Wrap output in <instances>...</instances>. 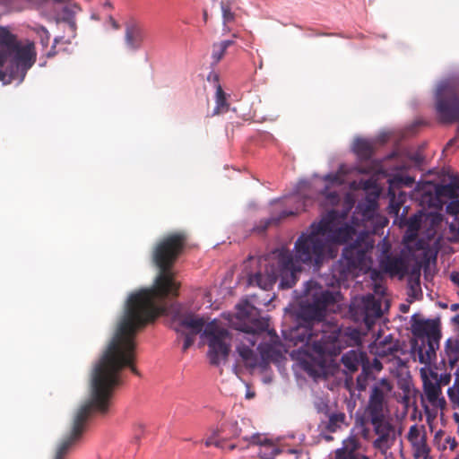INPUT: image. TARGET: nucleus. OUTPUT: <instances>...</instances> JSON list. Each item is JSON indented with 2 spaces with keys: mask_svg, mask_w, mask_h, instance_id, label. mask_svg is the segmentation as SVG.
Here are the masks:
<instances>
[{
  "mask_svg": "<svg viewBox=\"0 0 459 459\" xmlns=\"http://www.w3.org/2000/svg\"><path fill=\"white\" fill-rule=\"evenodd\" d=\"M316 222H313L306 232H302L294 245V255L288 249H280L273 253L271 260L260 259L264 272L249 275L248 282L263 290L273 287L277 279H281V287L291 288L297 281V273L302 270L301 264L320 266L328 251V242L324 239Z\"/></svg>",
  "mask_w": 459,
  "mask_h": 459,
  "instance_id": "nucleus-1",
  "label": "nucleus"
},
{
  "mask_svg": "<svg viewBox=\"0 0 459 459\" xmlns=\"http://www.w3.org/2000/svg\"><path fill=\"white\" fill-rule=\"evenodd\" d=\"M411 333L415 339L411 342L414 359L425 367L420 368L423 393L428 402L434 407L444 408L446 400L441 395V387L437 380V372L430 365L437 358L441 339L440 321L438 319H416L412 316Z\"/></svg>",
  "mask_w": 459,
  "mask_h": 459,
  "instance_id": "nucleus-2",
  "label": "nucleus"
},
{
  "mask_svg": "<svg viewBox=\"0 0 459 459\" xmlns=\"http://www.w3.org/2000/svg\"><path fill=\"white\" fill-rule=\"evenodd\" d=\"M334 302L335 299L330 290H324L313 281L307 282L305 299L299 304L297 319L319 331L321 344H315L319 352H334L339 349V344H336L339 325L325 320L327 307Z\"/></svg>",
  "mask_w": 459,
  "mask_h": 459,
  "instance_id": "nucleus-3",
  "label": "nucleus"
},
{
  "mask_svg": "<svg viewBox=\"0 0 459 459\" xmlns=\"http://www.w3.org/2000/svg\"><path fill=\"white\" fill-rule=\"evenodd\" d=\"M177 333L189 329L188 333L198 334L202 333V337L205 338L208 345V358L210 363L213 366H219L227 361L230 351L231 336L230 332L213 320L208 324L203 317L192 314L178 316L175 318Z\"/></svg>",
  "mask_w": 459,
  "mask_h": 459,
  "instance_id": "nucleus-4",
  "label": "nucleus"
},
{
  "mask_svg": "<svg viewBox=\"0 0 459 459\" xmlns=\"http://www.w3.org/2000/svg\"><path fill=\"white\" fill-rule=\"evenodd\" d=\"M236 316L239 320L237 329L247 334L245 337L247 343L243 340L242 343L237 347V351L247 368L259 367V358L252 347L257 342V335L268 329V319L259 316L258 310L247 301L237 306Z\"/></svg>",
  "mask_w": 459,
  "mask_h": 459,
  "instance_id": "nucleus-5",
  "label": "nucleus"
},
{
  "mask_svg": "<svg viewBox=\"0 0 459 459\" xmlns=\"http://www.w3.org/2000/svg\"><path fill=\"white\" fill-rule=\"evenodd\" d=\"M37 53L33 42L21 45L16 37L6 28L0 27V66H3L8 58L13 60L11 74L16 78H25L28 70L35 64Z\"/></svg>",
  "mask_w": 459,
  "mask_h": 459,
  "instance_id": "nucleus-6",
  "label": "nucleus"
},
{
  "mask_svg": "<svg viewBox=\"0 0 459 459\" xmlns=\"http://www.w3.org/2000/svg\"><path fill=\"white\" fill-rule=\"evenodd\" d=\"M373 247L366 233H360L354 242L345 247L341 258L333 266L332 272L337 281H347L355 275L366 262L368 252Z\"/></svg>",
  "mask_w": 459,
  "mask_h": 459,
  "instance_id": "nucleus-7",
  "label": "nucleus"
},
{
  "mask_svg": "<svg viewBox=\"0 0 459 459\" xmlns=\"http://www.w3.org/2000/svg\"><path fill=\"white\" fill-rule=\"evenodd\" d=\"M251 428L249 421L244 419L239 422L224 421L216 429V435H219L223 444L235 440L227 446L230 451L247 449L252 443L260 442V437L253 435L255 432L251 431Z\"/></svg>",
  "mask_w": 459,
  "mask_h": 459,
  "instance_id": "nucleus-8",
  "label": "nucleus"
},
{
  "mask_svg": "<svg viewBox=\"0 0 459 459\" xmlns=\"http://www.w3.org/2000/svg\"><path fill=\"white\" fill-rule=\"evenodd\" d=\"M450 79L442 82L436 95V110L442 123L459 122V94Z\"/></svg>",
  "mask_w": 459,
  "mask_h": 459,
  "instance_id": "nucleus-9",
  "label": "nucleus"
},
{
  "mask_svg": "<svg viewBox=\"0 0 459 459\" xmlns=\"http://www.w3.org/2000/svg\"><path fill=\"white\" fill-rule=\"evenodd\" d=\"M316 224L317 230L328 243L344 244L356 235L354 227L348 224L339 226L338 212L334 210L329 211Z\"/></svg>",
  "mask_w": 459,
  "mask_h": 459,
  "instance_id": "nucleus-10",
  "label": "nucleus"
},
{
  "mask_svg": "<svg viewBox=\"0 0 459 459\" xmlns=\"http://www.w3.org/2000/svg\"><path fill=\"white\" fill-rule=\"evenodd\" d=\"M383 389L379 386H374L368 404L361 417L357 420V424L362 428V437L368 438L369 435L368 424L377 423L385 420V398Z\"/></svg>",
  "mask_w": 459,
  "mask_h": 459,
  "instance_id": "nucleus-11",
  "label": "nucleus"
},
{
  "mask_svg": "<svg viewBox=\"0 0 459 459\" xmlns=\"http://www.w3.org/2000/svg\"><path fill=\"white\" fill-rule=\"evenodd\" d=\"M297 325L290 327L282 332L284 339L292 343L294 346L302 345L305 347H311L312 351L321 358H325V354H320L315 348L316 342L321 344V334L319 331L311 327L304 322L297 319Z\"/></svg>",
  "mask_w": 459,
  "mask_h": 459,
  "instance_id": "nucleus-12",
  "label": "nucleus"
},
{
  "mask_svg": "<svg viewBox=\"0 0 459 459\" xmlns=\"http://www.w3.org/2000/svg\"><path fill=\"white\" fill-rule=\"evenodd\" d=\"M381 305L380 299L368 294L353 301L350 310L356 321L363 322L369 328L377 318L381 317Z\"/></svg>",
  "mask_w": 459,
  "mask_h": 459,
  "instance_id": "nucleus-13",
  "label": "nucleus"
},
{
  "mask_svg": "<svg viewBox=\"0 0 459 459\" xmlns=\"http://www.w3.org/2000/svg\"><path fill=\"white\" fill-rule=\"evenodd\" d=\"M345 374H353L361 367V373L357 377L358 388H366L367 382L370 377V360L366 352L351 350L342 356L341 359Z\"/></svg>",
  "mask_w": 459,
  "mask_h": 459,
  "instance_id": "nucleus-14",
  "label": "nucleus"
},
{
  "mask_svg": "<svg viewBox=\"0 0 459 459\" xmlns=\"http://www.w3.org/2000/svg\"><path fill=\"white\" fill-rule=\"evenodd\" d=\"M258 436L260 442L252 443L251 446H258V455L261 459H274L277 455L291 457L292 459H308L307 454L301 448H279L275 444L260 433H254Z\"/></svg>",
  "mask_w": 459,
  "mask_h": 459,
  "instance_id": "nucleus-15",
  "label": "nucleus"
},
{
  "mask_svg": "<svg viewBox=\"0 0 459 459\" xmlns=\"http://www.w3.org/2000/svg\"><path fill=\"white\" fill-rule=\"evenodd\" d=\"M377 142L373 140L358 138L353 144V151L361 161L358 169L360 173L369 175L379 170V163L370 160L376 151Z\"/></svg>",
  "mask_w": 459,
  "mask_h": 459,
  "instance_id": "nucleus-16",
  "label": "nucleus"
},
{
  "mask_svg": "<svg viewBox=\"0 0 459 459\" xmlns=\"http://www.w3.org/2000/svg\"><path fill=\"white\" fill-rule=\"evenodd\" d=\"M375 434L377 437L373 441V447L381 454L385 455L387 451L394 445L396 434L394 426L387 420L371 423Z\"/></svg>",
  "mask_w": 459,
  "mask_h": 459,
  "instance_id": "nucleus-17",
  "label": "nucleus"
},
{
  "mask_svg": "<svg viewBox=\"0 0 459 459\" xmlns=\"http://www.w3.org/2000/svg\"><path fill=\"white\" fill-rule=\"evenodd\" d=\"M390 249V244L385 243L383 245L382 254L379 257L380 268L391 276L399 275L402 278L408 271L406 261L401 255H393Z\"/></svg>",
  "mask_w": 459,
  "mask_h": 459,
  "instance_id": "nucleus-18",
  "label": "nucleus"
},
{
  "mask_svg": "<svg viewBox=\"0 0 459 459\" xmlns=\"http://www.w3.org/2000/svg\"><path fill=\"white\" fill-rule=\"evenodd\" d=\"M459 196V178H454L446 185L434 186V196L429 197V206L441 209L447 199H455Z\"/></svg>",
  "mask_w": 459,
  "mask_h": 459,
  "instance_id": "nucleus-19",
  "label": "nucleus"
},
{
  "mask_svg": "<svg viewBox=\"0 0 459 459\" xmlns=\"http://www.w3.org/2000/svg\"><path fill=\"white\" fill-rule=\"evenodd\" d=\"M145 28L135 21L128 22L125 28V44L130 50L135 51L142 48L146 39Z\"/></svg>",
  "mask_w": 459,
  "mask_h": 459,
  "instance_id": "nucleus-20",
  "label": "nucleus"
},
{
  "mask_svg": "<svg viewBox=\"0 0 459 459\" xmlns=\"http://www.w3.org/2000/svg\"><path fill=\"white\" fill-rule=\"evenodd\" d=\"M298 203L300 204L296 208L295 212L282 210V211H281V212L277 216L273 213L270 218L261 220L253 228V230L255 232L259 233V234H262V233L265 232V230L271 225H277V224L280 223V221L282 219H284V218H286L288 216H291V215L297 214V213L299 212V211H305L306 207L308 205V203H312V200L310 198L304 197L302 201L299 199Z\"/></svg>",
  "mask_w": 459,
  "mask_h": 459,
  "instance_id": "nucleus-21",
  "label": "nucleus"
},
{
  "mask_svg": "<svg viewBox=\"0 0 459 459\" xmlns=\"http://www.w3.org/2000/svg\"><path fill=\"white\" fill-rule=\"evenodd\" d=\"M336 335V341L338 342L336 344H339L338 351L334 352L322 351V352H319L320 354H325V357H334L340 354L342 350L345 347L356 346L361 342L360 332L356 328H346L345 330H342L339 326V332Z\"/></svg>",
  "mask_w": 459,
  "mask_h": 459,
  "instance_id": "nucleus-22",
  "label": "nucleus"
},
{
  "mask_svg": "<svg viewBox=\"0 0 459 459\" xmlns=\"http://www.w3.org/2000/svg\"><path fill=\"white\" fill-rule=\"evenodd\" d=\"M400 350L401 349L398 341H394L391 335H389L376 346L375 354L380 359L392 360L395 358H398Z\"/></svg>",
  "mask_w": 459,
  "mask_h": 459,
  "instance_id": "nucleus-23",
  "label": "nucleus"
},
{
  "mask_svg": "<svg viewBox=\"0 0 459 459\" xmlns=\"http://www.w3.org/2000/svg\"><path fill=\"white\" fill-rule=\"evenodd\" d=\"M446 213L452 218L446 222L449 225L450 232L459 237V200L452 201L446 205Z\"/></svg>",
  "mask_w": 459,
  "mask_h": 459,
  "instance_id": "nucleus-24",
  "label": "nucleus"
},
{
  "mask_svg": "<svg viewBox=\"0 0 459 459\" xmlns=\"http://www.w3.org/2000/svg\"><path fill=\"white\" fill-rule=\"evenodd\" d=\"M81 11V8L77 4H73L70 6H65L63 8V16L61 20L67 23L68 28L71 31V36L74 38L76 36V21L74 19V16L76 13H78Z\"/></svg>",
  "mask_w": 459,
  "mask_h": 459,
  "instance_id": "nucleus-25",
  "label": "nucleus"
},
{
  "mask_svg": "<svg viewBox=\"0 0 459 459\" xmlns=\"http://www.w3.org/2000/svg\"><path fill=\"white\" fill-rule=\"evenodd\" d=\"M260 352L259 367L265 368L271 361L276 360L280 352L271 344H260L258 346Z\"/></svg>",
  "mask_w": 459,
  "mask_h": 459,
  "instance_id": "nucleus-26",
  "label": "nucleus"
},
{
  "mask_svg": "<svg viewBox=\"0 0 459 459\" xmlns=\"http://www.w3.org/2000/svg\"><path fill=\"white\" fill-rule=\"evenodd\" d=\"M446 359L451 369L459 362V341L448 339L446 342Z\"/></svg>",
  "mask_w": 459,
  "mask_h": 459,
  "instance_id": "nucleus-27",
  "label": "nucleus"
},
{
  "mask_svg": "<svg viewBox=\"0 0 459 459\" xmlns=\"http://www.w3.org/2000/svg\"><path fill=\"white\" fill-rule=\"evenodd\" d=\"M328 420L325 423V429L328 432L334 433L345 424L346 415L344 412L327 413Z\"/></svg>",
  "mask_w": 459,
  "mask_h": 459,
  "instance_id": "nucleus-28",
  "label": "nucleus"
},
{
  "mask_svg": "<svg viewBox=\"0 0 459 459\" xmlns=\"http://www.w3.org/2000/svg\"><path fill=\"white\" fill-rule=\"evenodd\" d=\"M331 459H370L368 455L361 453L357 448L343 446L334 451V455Z\"/></svg>",
  "mask_w": 459,
  "mask_h": 459,
  "instance_id": "nucleus-29",
  "label": "nucleus"
},
{
  "mask_svg": "<svg viewBox=\"0 0 459 459\" xmlns=\"http://www.w3.org/2000/svg\"><path fill=\"white\" fill-rule=\"evenodd\" d=\"M229 104L226 100V94L221 85L216 89V107L211 116H216L227 112Z\"/></svg>",
  "mask_w": 459,
  "mask_h": 459,
  "instance_id": "nucleus-30",
  "label": "nucleus"
},
{
  "mask_svg": "<svg viewBox=\"0 0 459 459\" xmlns=\"http://www.w3.org/2000/svg\"><path fill=\"white\" fill-rule=\"evenodd\" d=\"M233 44L232 40H223L220 43H215L212 46V59L215 63L221 61L223 57L226 49Z\"/></svg>",
  "mask_w": 459,
  "mask_h": 459,
  "instance_id": "nucleus-31",
  "label": "nucleus"
},
{
  "mask_svg": "<svg viewBox=\"0 0 459 459\" xmlns=\"http://www.w3.org/2000/svg\"><path fill=\"white\" fill-rule=\"evenodd\" d=\"M406 437L409 442L427 438L425 427L417 424L411 426Z\"/></svg>",
  "mask_w": 459,
  "mask_h": 459,
  "instance_id": "nucleus-32",
  "label": "nucleus"
},
{
  "mask_svg": "<svg viewBox=\"0 0 459 459\" xmlns=\"http://www.w3.org/2000/svg\"><path fill=\"white\" fill-rule=\"evenodd\" d=\"M33 31L39 37L43 50H47L50 40V33L48 30L42 25H36L33 28Z\"/></svg>",
  "mask_w": 459,
  "mask_h": 459,
  "instance_id": "nucleus-33",
  "label": "nucleus"
},
{
  "mask_svg": "<svg viewBox=\"0 0 459 459\" xmlns=\"http://www.w3.org/2000/svg\"><path fill=\"white\" fill-rule=\"evenodd\" d=\"M13 60L12 58H8V61L3 65H6L4 71H0V81H6L7 83H10L12 82H17L18 83H21L24 78H14L11 74V68L13 67Z\"/></svg>",
  "mask_w": 459,
  "mask_h": 459,
  "instance_id": "nucleus-34",
  "label": "nucleus"
},
{
  "mask_svg": "<svg viewBox=\"0 0 459 459\" xmlns=\"http://www.w3.org/2000/svg\"><path fill=\"white\" fill-rule=\"evenodd\" d=\"M325 198V203L332 206H334L340 202V195L336 191H329L328 186L325 187L324 191L321 192Z\"/></svg>",
  "mask_w": 459,
  "mask_h": 459,
  "instance_id": "nucleus-35",
  "label": "nucleus"
},
{
  "mask_svg": "<svg viewBox=\"0 0 459 459\" xmlns=\"http://www.w3.org/2000/svg\"><path fill=\"white\" fill-rule=\"evenodd\" d=\"M205 446H214L218 448L224 449L225 446L220 438L219 435H216V429L212 430V434L204 441Z\"/></svg>",
  "mask_w": 459,
  "mask_h": 459,
  "instance_id": "nucleus-36",
  "label": "nucleus"
},
{
  "mask_svg": "<svg viewBox=\"0 0 459 459\" xmlns=\"http://www.w3.org/2000/svg\"><path fill=\"white\" fill-rule=\"evenodd\" d=\"M420 272L413 271L408 280L410 289L414 292L420 289Z\"/></svg>",
  "mask_w": 459,
  "mask_h": 459,
  "instance_id": "nucleus-37",
  "label": "nucleus"
},
{
  "mask_svg": "<svg viewBox=\"0 0 459 459\" xmlns=\"http://www.w3.org/2000/svg\"><path fill=\"white\" fill-rule=\"evenodd\" d=\"M221 12L224 23L230 22L234 20V13L231 12L229 4L221 2Z\"/></svg>",
  "mask_w": 459,
  "mask_h": 459,
  "instance_id": "nucleus-38",
  "label": "nucleus"
},
{
  "mask_svg": "<svg viewBox=\"0 0 459 459\" xmlns=\"http://www.w3.org/2000/svg\"><path fill=\"white\" fill-rule=\"evenodd\" d=\"M178 333L184 335V343L182 350L185 352L194 344L196 334L191 333H185L184 331L179 332Z\"/></svg>",
  "mask_w": 459,
  "mask_h": 459,
  "instance_id": "nucleus-39",
  "label": "nucleus"
},
{
  "mask_svg": "<svg viewBox=\"0 0 459 459\" xmlns=\"http://www.w3.org/2000/svg\"><path fill=\"white\" fill-rule=\"evenodd\" d=\"M430 453V447L426 446L421 449H417L415 451H412V455L414 459H432L429 456Z\"/></svg>",
  "mask_w": 459,
  "mask_h": 459,
  "instance_id": "nucleus-40",
  "label": "nucleus"
},
{
  "mask_svg": "<svg viewBox=\"0 0 459 459\" xmlns=\"http://www.w3.org/2000/svg\"><path fill=\"white\" fill-rule=\"evenodd\" d=\"M324 179H325V181H326L327 183L332 184V185L340 186L343 183V179L339 173L327 174Z\"/></svg>",
  "mask_w": 459,
  "mask_h": 459,
  "instance_id": "nucleus-41",
  "label": "nucleus"
},
{
  "mask_svg": "<svg viewBox=\"0 0 459 459\" xmlns=\"http://www.w3.org/2000/svg\"><path fill=\"white\" fill-rule=\"evenodd\" d=\"M437 380L440 387L443 385H447L451 381V374L450 373L438 374L437 372Z\"/></svg>",
  "mask_w": 459,
  "mask_h": 459,
  "instance_id": "nucleus-42",
  "label": "nucleus"
},
{
  "mask_svg": "<svg viewBox=\"0 0 459 459\" xmlns=\"http://www.w3.org/2000/svg\"><path fill=\"white\" fill-rule=\"evenodd\" d=\"M395 180L405 186H411L414 183V178L409 176H399L395 178Z\"/></svg>",
  "mask_w": 459,
  "mask_h": 459,
  "instance_id": "nucleus-43",
  "label": "nucleus"
},
{
  "mask_svg": "<svg viewBox=\"0 0 459 459\" xmlns=\"http://www.w3.org/2000/svg\"><path fill=\"white\" fill-rule=\"evenodd\" d=\"M380 358L376 357L373 359L372 361H370V375L372 374L373 370L379 372L382 370L383 366L381 361L379 360Z\"/></svg>",
  "mask_w": 459,
  "mask_h": 459,
  "instance_id": "nucleus-44",
  "label": "nucleus"
},
{
  "mask_svg": "<svg viewBox=\"0 0 459 459\" xmlns=\"http://www.w3.org/2000/svg\"><path fill=\"white\" fill-rule=\"evenodd\" d=\"M412 451H415L417 449H421L423 447L429 446L427 444V438L410 442Z\"/></svg>",
  "mask_w": 459,
  "mask_h": 459,
  "instance_id": "nucleus-45",
  "label": "nucleus"
},
{
  "mask_svg": "<svg viewBox=\"0 0 459 459\" xmlns=\"http://www.w3.org/2000/svg\"><path fill=\"white\" fill-rule=\"evenodd\" d=\"M143 425L141 423H138L134 426V439L138 441L141 438V435L143 432Z\"/></svg>",
  "mask_w": 459,
  "mask_h": 459,
  "instance_id": "nucleus-46",
  "label": "nucleus"
},
{
  "mask_svg": "<svg viewBox=\"0 0 459 459\" xmlns=\"http://www.w3.org/2000/svg\"><path fill=\"white\" fill-rule=\"evenodd\" d=\"M60 40V38H55L54 39V44L53 46L51 47V48L46 52V55L48 56V57H51V56H54L56 54V45L59 42Z\"/></svg>",
  "mask_w": 459,
  "mask_h": 459,
  "instance_id": "nucleus-47",
  "label": "nucleus"
},
{
  "mask_svg": "<svg viewBox=\"0 0 459 459\" xmlns=\"http://www.w3.org/2000/svg\"><path fill=\"white\" fill-rule=\"evenodd\" d=\"M446 443L448 444L449 448H450L451 450H455V449L456 448V446H457V442H456V440H455V437H448L446 439Z\"/></svg>",
  "mask_w": 459,
  "mask_h": 459,
  "instance_id": "nucleus-48",
  "label": "nucleus"
},
{
  "mask_svg": "<svg viewBox=\"0 0 459 459\" xmlns=\"http://www.w3.org/2000/svg\"><path fill=\"white\" fill-rule=\"evenodd\" d=\"M108 22L115 30L119 29L118 22L111 15L108 16Z\"/></svg>",
  "mask_w": 459,
  "mask_h": 459,
  "instance_id": "nucleus-49",
  "label": "nucleus"
},
{
  "mask_svg": "<svg viewBox=\"0 0 459 459\" xmlns=\"http://www.w3.org/2000/svg\"><path fill=\"white\" fill-rule=\"evenodd\" d=\"M451 281L459 287V271L451 274Z\"/></svg>",
  "mask_w": 459,
  "mask_h": 459,
  "instance_id": "nucleus-50",
  "label": "nucleus"
},
{
  "mask_svg": "<svg viewBox=\"0 0 459 459\" xmlns=\"http://www.w3.org/2000/svg\"><path fill=\"white\" fill-rule=\"evenodd\" d=\"M411 160L417 164V165H420L422 161V158L420 155L419 154H416L414 156L411 157Z\"/></svg>",
  "mask_w": 459,
  "mask_h": 459,
  "instance_id": "nucleus-51",
  "label": "nucleus"
},
{
  "mask_svg": "<svg viewBox=\"0 0 459 459\" xmlns=\"http://www.w3.org/2000/svg\"><path fill=\"white\" fill-rule=\"evenodd\" d=\"M456 138H453L451 139L446 145L445 149H444V152L447 151L455 142H456Z\"/></svg>",
  "mask_w": 459,
  "mask_h": 459,
  "instance_id": "nucleus-52",
  "label": "nucleus"
},
{
  "mask_svg": "<svg viewBox=\"0 0 459 459\" xmlns=\"http://www.w3.org/2000/svg\"><path fill=\"white\" fill-rule=\"evenodd\" d=\"M382 289H383V287H382L381 285H379V284H376V285H375V291H376L377 293L383 292V290H382Z\"/></svg>",
  "mask_w": 459,
  "mask_h": 459,
  "instance_id": "nucleus-53",
  "label": "nucleus"
},
{
  "mask_svg": "<svg viewBox=\"0 0 459 459\" xmlns=\"http://www.w3.org/2000/svg\"><path fill=\"white\" fill-rule=\"evenodd\" d=\"M408 310H409V306L403 305V304L401 306L402 312L406 313Z\"/></svg>",
  "mask_w": 459,
  "mask_h": 459,
  "instance_id": "nucleus-54",
  "label": "nucleus"
},
{
  "mask_svg": "<svg viewBox=\"0 0 459 459\" xmlns=\"http://www.w3.org/2000/svg\"><path fill=\"white\" fill-rule=\"evenodd\" d=\"M103 6L106 8H109V9H112L113 6H112V4L109 2V1H106L103 4Z\"/></svg>",
  "mask_w": 459,
  "mask_h": 459,
  "instance_id": "nucleus-55",
  "label": "nucleus"
},
{
  "mask_svg": "<svg viewBox=\"0 0 459 459\" xmlns=\"http://www.w3.org/2000/svg\"><path fill=\"white\" fill-rule=\"evenodd\" d=\"M451 81H454V83L456 84V85H459V74L455 77V78H452L450 79Z\"/></svg>",
  "mask_w": 459,
  "mask_h": 459,
  "instance_id": "nucleus-56",
  "label": "nucleus"
},
{
  "mask_svg": "<svg viewBox=\"0 0 459 459\" xmlns=\"http://www.w3.org/2000/svg\"><path fill=\"white\" fill-rule=\"evenodd\" d=\"M458 308H459V304H453V305L451 306V309H452L453 311H456Z\"/></svg>",
  "mask_w": 459,
  "mask_h": 459,
  "instance_id": "nucleus-57",
  "label": "nucleus"
},
{
  "mask_svg": "<svg viewBox=\"0 0 459 459\" xmlns=\"http://www.w3.org/2000/svg\"><path fill=\"white\" fill-rule=\"evenodd\" d=\"M54 2H56V3H65V2H68L69 0H53Z\"/></svg>",
  "mask_w": 459,
  "mask_h": 459,
  "instance_id": "nucleus-58",
  "label": "nucleus"
},
{
  "mask_svg": "<svg viewBox=\"0 0 459 459\" xmlns=\"http://www.w3.org/2000/svg\"><path fill=\"white\" fill-rule=\"evenodd\" d=\"M430 196H431V195L428 196V200H427V202H428L429 204V197H430ZM426 199H427V196H424V201H426Z\"/></svg>",
  "mask_w": 459,
  "mask_h": 459,
  "instance_id": "nucleus-59",
  "label": "nucleus"
},
{
  "mask_svg": "<svg viewBox=\"0 0 459 459\" xmlns=\"http://www.w3.org/2000/svg\"><path fill=\"white\" fill-rule=\"evenodd\" d=\"M91 18H92V19H95V20H98V19H99V18H98L94 13L91 15Z\"/></svg>",
  "mask_w": 459,
  "mask_h": 459,
  "instance_id": "nucleus-60",
  "label": "nucleus"
}]
</instances>
